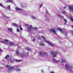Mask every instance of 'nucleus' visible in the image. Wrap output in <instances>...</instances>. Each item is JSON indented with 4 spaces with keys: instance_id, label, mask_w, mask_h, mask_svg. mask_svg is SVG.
I'll list each match as a JSON object with an SVG mask.
<instances>
[{
    "instance_id": "a878e982",
    "label": "nucleus",
    "mask_w": 73,
    "mask_h": 73,
    "mask_svg": "<svg viewBox=\"0 0 73 73\" xmlns=\"http://www.w3.org/2000/svg\"><path fill=\"white\" fill-rule=\"evenodd\" d=\"M0 5L1 6V7H3V8H5V7H4V5H3L1 3H0Z\"/></svg>"
},
{
    "instance_id": "20e7f679",
    "label": "nucleus",
    "mask_w": 73,
    "mask_h": 73,
    "mask_svg": "<svg viewBox=\"0 0 73 73\" xmlns=\"http://www.w3.org/2000/svg\"><path fill=\"white\" fill-rule=\"evenodd\" d=\"M9 55H7L6 56H5V59H7L8 60H9L10 62L11 63H12V62H13L14 61V59L13 58H10V59H9Z\"/></svg>"
},
{
    "instance_id": "5701e85b",
    "label": "nucleus",
    "mask_w": 73,
    "mask_h": 73,
    "mask_svg": "<svg viewBox=\"0 0 73 73\" xmlns=\"http://www.w3.org/2000/svg\"><path fill=\"white\" fill-rule=\"evenodd\" d=\"M31 16V18H32V19H36V17H35L34 16L32 15Z\"/></svg>"
},
{
    "instance_id": "c03bdc74",
    "label": "nucleus",
    "mask_w": 73,
    "mask_h": 73,
    "mask_svg": "<svg viewBox=\"0 0 73 73\" xmlns=\"http://www.w3.org/2000/svg\"><path fill=\"white\" fill-rule=\"evenodd\" d=\"M66 8V6H65V7H64V8L65 9V8Z\"/></svg>"
},
{
    "instance_id": "c85d7f7f",
    "label": "nucleus",
    "mask_w": 73,
    "mask_h": 73,
    "mask_svg": "<svg viewBox=\"0 0 73 73\" xmlns=\"http://www.w3.org/2000/svg\"><path fill=\"white\" fill-rule=\"evenodd\" d=\"M26 50H28V51H31V50H32V49L31 48H26Z\"/></svg>"
},
{
    "instance_id": "864d4df0",
    "label": "nucleus",
    "mask_w": 73,
    "mask_h": 73,
    "mask_svg": "<svg viewBox=\"0 0 73 73\" xmlns=\"http://www.w3.org/2000/svg\"><path fill=\"white\" fill-rule=\"evenodd\" d=\"M41 42V43H42V42Z\"/></svg>"
},
{
    "instance_id": "2f4dec72",
    "label": "nucleus",
    "mask_w": 73,
    "mask_h": 73,
    "mask_svg": "<svg viewBox=\"0 0 73 73\" xmlns=\"http://www.w3.org/2000/svg\"><path fill=\"white\" fill-rule=\"evenodd\" d=\"M19 28L21 31H23V28H21V27H20Z\"/></svg>"
},
{
    "instance_id": "412c9836",
    "label": "nucleus",
    "mask_w": 73,
    "mask_h": 73,
    "mask_svg": "<svg viewBox=\"0 0 73 73\" xmlns=\"http://www.w3.org/2000/svg\"><path fill=\"white\" fill-rule=\"evenodd\" d=\"M66 60L65 59L63 60H61V63H63L64 62L66 63Z\"/></svg>"
},
{
    "instance_id": "f8f14e48",
    "label": "nucleus",
    "mask_w": 73,
    "mask_h": 73,
    "mask_svg": "<svg viewBox=\"0 0 73 73\" xmlns=\"http://www.w3.org/2000/svg\"><path fill=\"white\" fill-rule=\"evenodd\" d=\"M50 31L51 32H53L54 34H55V35H57L55 31V30H54L53 29H50Z\"/></svg>"
},
{
    "instance_id": "39448f33",
    "label": "nucleus",
    "mask_w": 73,
    "mask_h": 73,
    "mask_svg": "<svg viewBox=\"0 0 73 73\" xmlns=\"http://www.w3.org/2000/svg\"><path fill=\"white\" fill-rule=\"evenodd\" d=\"M65 67L66 70H70V71L72 68V66H70L69 64H66Z\"/></svg>"
},
{
    "instance_id": "603ef678",
    "label": "nucleus",
    "mask_w": 73,
    "mask_h": 73,
    "mask_svg": "<svg viewBox=\"0 0 73 73\" xmlns=\"http://www.w3.org/2000/svg\"><path fill=\"white\" fill-rule=\"evenodd\" d=\"M31 38H32V37H31Z\"/></svg>"
},
{
    "instance_id": "1a4fd4ad",
    "label": "nucleus",
    "mask_w": 73,
    "mask_h": 73,
    "mask_svg": "<svg viewBox=\"0 0 73 73\" xmlns=\"http://www.w3.org/2000/svg\"><path fill=\"white\" fill-rule=\"evenodd\" d=\"M15 9L17 11V12L19 13H21L22 11H23V10L22 9L19 8L18 7H16L15 8Z\"/></svg>"
},
{
    "instance_id": "a18cd8bd",
    "label": "nucleus",
    "mask_w": 73,
    "mask_h": 73,
    "mask_svg": "<svg viewBox=\"0 0 73 73\" xmlns=\"http://www.w3.org/2000/svg\"><path fill=\"white\" fill-rule=\"evenodd\" d=\"M67 34H68L67 33H65V35H66V36H67Z\"/></svg>"
},
{
    "instance_id": "4468645a",
    "label": "nucleus",
    "mask_w": 73,
    "mask_h": 73,
    "mask_svg": "<svg viewBox=\"0 0 73 73\" xmlns=\"http://www.w3.org/2000/svg\"><path fill=\"white\" fill-rule=\"evenodd\" d=\"M62 13L63 14H65V15L66 16H67V12H66L65 11H62Z\"/></svg>"
},
{
    "instance_id": "f704fd0d",
    "label": "nucleus",
    "mask_w": 73,
    "mask_h": 73,
    "mask_svg": "<svg viewBox=\"0 0 73 73\" xmlns=\"http://www.w3.org/2000/svg\"><path fill=\"white\" fill-rule=\"evenodd\" d=\"M21 7L22 8H24V7L23 4H21Z\"/></svg>"
},
{
    "instance_id": "37998d69",
    "label": "nucleus",
    "mask_w": 73,
    "mask_h": 73,
    "mask_svg": "<svg viewBox=\"0 0 73 73\" xmlns=\"http://www.w3.org/2000/svg\"><path fill=\"white\" fill-rule=\"evenodd\" d=\"M38 38L39 39H40L41 38L40 37H38Z\"/></svg>"
},
{
    "instance_id": "dca6fc26",
    "label": "nucleus",
    "mask_w": 73,
    "mask_h": 73,
    "mask_svg": "<svg viewBox=\"0 0 73 73\" xmlns=\"http://www.w3.org/2000/svg\"><path fill=\"white\" fill-rule=\"evenodd\" d=\"M10 7H11L10 5H8L7 7L5 8L6 9H7V10H9L11 9Z\"/></svg>"
},
{
    "instance_id": "9d476101",
    "label": "nucleus",
    "mask_w": 73,
    "mask_h": 73,
    "mask_svg": "<svg viewBox=\"0 0 73 73\" xmlns=\"http://www.w3.org/2000/svg\"><path fill=\"white\" fill-rule=\"evenodd\" d=\"M58 30L59 31H60L62 33H64V32L63 31L64 29H62V28H57Z\"/></svg>"
},
{
    "instance_id": "8fccbe9b",
    "label": "nucleus",
    "mask_w": 73,
    "mask_h": 73,
    "mask_svg": "<svg viewBox=\"0 0 73 73\" xmlns=\"http://www.w3.org/2000/svg\"><path fill=\"white\" fill-rule=\"evenodd\" d=\"M62 65L63 66L64 65V64H62Z\"/></svg>"
},
{
    "instance_id": "c9c22d12",
    "label": "nucleus",
    "mask_w": 73,
    "mask_h": 73,
    "mask_svg": "<svg viewBox=\"0 0 73 73\" xmlns=\"http://www.w3.org/2000/svg\"><path fill=\"white\" fill-rule=\"evenodd\" d=\"M35 38H34V39H33V42H35Z\"/></svg>"
},
{
    "instance_id": "9b49d317",
    "label": "nucleus",
    "mask_w": 73,
    "mask_h": 73,
    "mask_svg": "<svg viewBox=\"0 0 73 73\" xmlns=\"http://www.w3.org/2000/svg\"><path fill=\"white\" fill-rule=\"evenodd\" d=\"M40 55L41 56H43L44 55H47V53L46 52H42L41 51L39 52Z\"/></svg>"
},
{
    "instance_id": "aec40b11",
    "label": "nucleus",
    "mask_w": 73,
    "mask_h": 73,
    "mask_svg": "<svg viewBox=\"0 0 73 73\" xmlns=\"http://www.w3.org/2000/svg\"><path fill=\"white\" fill-rule=\"evenodd\" d=\"M2 16L3 17H6V18H7V19H8V17H7L5 15L4 13H2Z\"/></svg>"
},
{
    "instance_id": "423d86ee",
    "label": "nucleus",
    "mask_w": 73,
    "mask_h": 73,
    "mask_svg": "<svg viewBox=\"0 0 73 73\" xmlns=\"http://www.w3.org/2000/svg\"><path fill=\"white\" fill-rule=\"evenodd\" d=\"M33 29L34 30H37L38 29L37 28H33L32 25H30L29 27H27V29L30 31H31Z\"/></svg>"
},
{
    "instance_id": "7c9ffc66",
    "label": "nucleus",
    "mask_w": 73,
    "mask_h": 73,
    "mask_svg": "<svg viewBox=\"0 0 73 73\" xmlns=\"http://www.w3.org/2000/svg\"><path fill=\"white\" fill-rule=\"evenodd\" d=\"M40 45H41V46H44V44L43 43H40Z\"/></svg>"
},
{
    "instance_id": "f257e3e1",
    "label": "nucleus",
    "mask_w": 73,
    "mask_h": 73,
    "mask_svg": "<svg viewBox=\"0 0 73 73\" xmlns=\"http://www.w3.org/2000/svg\"><path fill=\"white\" fill-rule=\"evenodd\" d=\"M19 67V66H15L14 67L10 66V67H9V68L8 69V72H10V71H11V70H13V69H14V70H16V71H18V72L21 71V70L19 68H18Z\"/></svg>"
},
{
    "instance_id": "7ed1b4c3",
    "label": "nucleus",
    "mask_w": 73,
    "mask_h": 73,
    "mask_svg": "<svg viewBox=\"0 0 73 73\" xmlns=\"http://www.w3.org/2000/svg\"><path fill=\"white\" fill-rule=\"evenodd\" d=\"M41 37L43 38V42L45 41L46 43H47L49 44H50L51 46H54V45L53 44H52L50 42H48L47 40H46V38H45L44 36H41Z\"/></svg>"
},
{
    "instance_id": "3c124183",
    "label": "nucleus",
    "mask_w": 73,
    "mask_h": 73,
    "mask_svg": "<svg viewBox=\"0 0 73 73\" xmlns=\"http://www.w3.org/2000/svg\"><path fill=\"white\" fill-rule=\"evenodd\" d=\"M0 68H1V69L2 68H1V67H0Z\"/></svg>"
},
{
    "instance_id": "6e6552de",
    "label": "nucleus",
    "mask_w": 73,
    "mask_h": 73,
    "mask_svg": "<svg viewBox=\"0 0 73 73\" xmlns=\"http://www.w3.org/2000/svg\"><path fill=\"white\" fill-rule=\"evenodd\" d=\"M1 43H3L6 44H8L9 41L7 39H5V40H1L0 42Z\"/></svg>"
},
{
    "instance_id": "49530a36",
    "label": "nucleus",
    "mask_w": 73,
    "mask_h": 73,
    "mask_svg": "<svg viewBox=\"0 0 73 73\" xmlns=\"http://www.w3.org/2000/svg\"><path fill=\"white\" fill-rule=\"evenodd\" d=\"M51 73H55L54 72H51Z\"/></svg>"
},
{
    "instance_id": "c756f323",
    "label": "nucleus",
    "mask_w": 73,
    "mask_h": 73,
    "mask_svg": "<svg viewBox=\"0 0 73 73\" xmlns=\"http://www.w3.org/2000/svg\"><path fill=\"white\" fill-rule=\"evenodd\" d=\"M70 19L71 20V21H73V17H70Z\"/></svg>"
},
{
    "instance_id": "0eeeda50",
    "label": "nucleus",
    "mask_w": 73,
    "mask_h": 73,
    "mask_svg": "<svg viewBox=\"0 0 73 73\" xmlns=\"http://www.w3.org/2000/svg\"><path fill=\"white\" fill-rule=\"evenodd\" d=\"M58 53L57 52L55 51H51V54L53 55L54 57H56V55Z\"/></svg>"
},
{
    "instance_id": "a211bd4d",
    "label": "nucleus",
    "mask_w": 73,
    "mask_h": 73,
    "mask_svg": "<svg viewBox=\"0 0 73 73\" xmlns=\"http://www.w3.org/2000/svg\"><path fill=\"white\" fill-rule=\"evenodd\" d=\"M53 60L54 63H58L59 62V60H56V59H55L54 58L53 59Z\"/></svg>"
},
{
    "instance_id": "4be33fe9",
    "label": "nucleus",
    "mask_w": 73,
    "mask_h": 73,
    "mask_svg": "<svg viewBox=\"0 0 73 73\" xmlns=\"http://www.w3.org/2000/svg\"><path fill=\"white\" fill-rule=\"evenodd\" d=\"M57 15L58 16H59V17H61V18L62 17V16L60 15L59 14V13H58Z\"/></svg>"
},
{
    "instance_id": "4c0bfd02",
    "label": "nucleus",
    "mask_w": 73,
    "mask_h": 73,
    "mask_svg": "<svg viewBox=\"0 0 73 73\" xmlns=\"http://www.w3.org/2000/svg\"><path fill=\"white\" fill-rule=\"evenodd\" d=\"M23 14L24 16H26V13H24Z\"/></svg>"
},
{
    "instance_id": "de8ad7c7",
    "label": "nucleus",
    "mask_w": 73,
    "mask_h": 73,
    "mask_svg": "<svg viewBox=\"0 0 73 73\" xmlns=\"http://www.w3.org/2000/svg\"><path fill=\"white\" fill-rule=\"evenodd\" d=\"M72 27L73 28V25L72 26Z\"/></svg>"
},
{
    "instance_id": "a19ab883",
    "label": "nucleus",
    "mask_w": 73,
    "mask_h": 73,
    "mask_svg": "<svg viewBox=\"0 0 73 73\" xmlns=\"http://www.w3.org/2000/svg\"><path fill=\"white\" fill-rule=\"evenodd\" d=\"M42 4H41L40 5V7H42Z\"/></svg>"
},
{
    "instance_id": "f03ea898",
    "label": "nucleus",
    "mask_w": 73,
    "mask_h": 73,
    "mask_svg": "<svg viewBox=\"0 0 73 73\" xmlns=\"http://www.w3.org/2000/svg\"><path fill=\"white\" fill-rule=\"evenodd\" d=\"M16 54L17 55H20L21 57L22 58H23L24 56L26 57L28 56L29 55V52H27V53L26 54V55H24L23 53H22V52H20L18 50H16Z\"/></svg>"
},
{
    "instance_id": "b1692460",
    "label": "nucleus",
    "mask_w": 73,
    "mask_h": 73,
    "mask_svg": "<svg viewBox=\"0 0 73 73\" xmlns=\"http://www.w3.org/2000/svg\"><path fill=\"white\" fill-rule=\"evenodd\" d=\"M22 61V60H15V61L17 62H21Z\"/></svg>"
},
{
    "instance_id": "58836bf2",
    "label": "nucleus",
    "mask_w": 73,
    "mask_h": 73,
    "mask_svg": "<svg viewBox=\"0 0 73 73\" xmlns=\"http://www.w3.org/2000/svg\"><path fill=\"white\" fill-rule=\"evenodd\" d=\"M70 32H71V33H72V35H73V31H70Z\"/></svg>"
},
{
    "instance_id": "393cba45",
    "label": "nucleus",
    "mask_w": 73,
    "mask_h": 73,
    "mask_svg": "<svg viewBox=\"0 0 73 73\" xmlns=\"http://www.w3.org/2000/svg\"><path fill=\"white\" fill-rule=\"evenodd\" d=\"M9 44L11 46H13V45H14V43H12V42H10Z\"/></svg>"
},
{
    "instance_id": "72a5a7b5",
    "label": "nucleus",
    "mask_w": 73,
    "mask_h": 73,
    "mask_svg": "<svg viewBox=\"0 0 73 73\" xmlns=\"http://www.w3.org/2000/svg\"><path fill=\"white\" fill-rule=\"evenodd\" d=\"M10 66H9L8 65H7L6 66V67H7V68H9V67Z\"/></svg>"
},
{
    "instance_id": "473e14b6",
    "label": "nucleus",
    "mask_w": 73,
    "mask_h": 73,
    "mask_svg": "<svg viewBox=\"0 0 73 73\" xmlns=\"http://www.w3.org/2000/svg\"><path fill=\"white\" fill-rule=\"evenodd\" d=\"M17 32H19L20 30L19 29H17Z\"/></svg>"
},
{
    "instance_id": "ddd939ff",
    "label": "nucleus",
    "mask_w": 73,
    "mask_h": 73,
    "mask_svg": "<svg viewBox=\"0 0 73 73\" xmlns=\"http://www.w3.org/2000/svg\"><path fill=\"white\" fill-rule=\"evenodd\" d=\"M63 21L65 25H66V23L67 22V21L66 19H63Z\"/></svg>"
},
{
    "instance_id": "e433bc0d",
    "label": "nucleus",
    "mask_w": 73,
    "mask_h": 73,
    "mask_svg": "<svg viewBox=\"0 0 73 73\" xmlns=\"http://www.w3.org/2000/svg\"><path fill=\"white\" fill-rule=\"evenodd\" d=\"M46 13L47 15H49V14L48 13V12L47 11H46Z\"/></svg>"
},
{
    "instance_id": "f3484780",
    "label": "nucleus",
    "mask_w": 73,
    "mask_h": 73,
    "mask_svg": "<svg viewBox=\"0 0 73 73\" xmlns=\"http://www.w3.org/2000/svg\"><path fill=\"white\" fill-rule=\"evenodd\" d=\"M12 24L15 27H16L17 28H18V26L17 24H16L15 23H13Z\"/></svg>"
},
{
    "instance_id": "cd10ccee",
    "label": "nucleus",
    "mask_w": 73,
    "mask_h": 73,
    "mask_svg": "<svg viewBox=\"0 0 73 73\" xmlns=\"http://www.w3.org/2000/svg\"><path fill=\"white\" fill-rule=\"evenodd\" d=\"M13 1H10V0H8L7 1V2H10L11 3H12V2H13Z\"/></svg>"
},
{
    "instance_id": "bb28decb",
    "label": "nucleus",
    "mask_w": 73,
    "mask_h": 73,
    "mask_svg": "<svg viewBox=\"0 0 73 73\" xmlns=\"http://www.w3.org/2000/svg\"><path fill=\"white\" fill-rule=\"evenodd\" d=\"M8 30L10 31V32H12V29L11 28H9Z\"/></svg>"
},
{
    "instance_id": "ea45409f",
    "label": "nucleus",
    "mask_w": 73,
    "mask_h": 73,
    "mask_svg": "<svg viewBox=\"0 0 73 73\" xmlns=\"http://www.w3.org/2000/svg\"><path fill=\"white\" fill-rule=\"evenodd\" d=\"M0 51H2V50L1 49V48H0ZM1 52H0V54H1Z\"/></svg>"
},
{
    "instance_id": "09e8293b",
    "label": "nucleus",
    "mask_w": 73,
    "mask_h": 73,
    "mask_svg": "<svg viewBox=\"0 0 73 73\" xmlns=\"http://www.w3.org/2000/svg\"><path fill=\"white\" fill-rule=\"evenodd\" d=\"M19 47H20V48H21V46H19Z\"/></svg>"
},
{
    "instance_id": "6ab92c4d",
    "label": "nucleus",
    "mask_w": 73,
    "mask_h": 73,
    "mask_svg": "<svg viewBox=\"0 0 73 73\" xmlns=\"http://www.w3.org/2000/svg\"><path fill=\"white\" fill-rule=\"evenodd\" d=\"M69 9L71 10L73 12V6H70L69 7Z\"/></svg>"
},
{
    "instance_id": "2eb2a0df",
    "label": "nucleus",
    "mask_w": 73,
    "mask_h": 73,
    "mask_svg": "<svg viewBox=\"0 0 73 73\" xmlns=\"http://www.w3.org/2000/svg\"><path fill=\"white\" fill-rule=\"evenodd\" d=\"M62 13L63 14H65V15L66 16H67V12H66L65 11H62Z\"/></svg>"
},
{
    "instance_id": "79ce46f5",
    "label": "nucleus",
    "mask_w": 73,
    "mask_h": 73,
    "mask_svg": "<svg viewBox=\"0 0 73 73\" xmlns=\"http://www.w3.org/2000/svg\"><path fill=\"white\" fill-rule=\"evenodd\" d=\"M41 72L42 73H44V70H42Z\"/></svg>"
}]
</instances>
